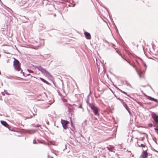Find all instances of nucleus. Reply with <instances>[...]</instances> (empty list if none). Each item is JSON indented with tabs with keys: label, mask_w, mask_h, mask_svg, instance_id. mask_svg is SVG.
<instances>
[{
	"label": "nucleus",
	"mask_w": 158,
	"mask_h": 158,
	"mask_svg": "<svg viewBox=\"0 0 158 158\" xmlns=\"http://www.w3.org/2000/svg\"><path fill=\"white\" fill-rule=\"evenodd\" d=\"M84 34L87 39L90 40L91 39V35L89 33L87 32H84Z\"/></svg>",
	"instance_id": "6"
},
{
	"label": "nucleus",
	"mask_w": 158,
	"mask_h": 158,
	"mask_svg": "<svg viewBox=\"0 0 158 158\" xmlns=\"http://www.w3.org/2000/svg\"><path fill=\"white\" fill-rule=\"evenodd\" d=\"M123 93H125V92H123Z\"/></svg>",
	"instance_id": "18"
},
{
	"label": "nucleus",
	"mask_w": 158,
	"mask_h": 158,
	"mask_svg": "<svg viewBox=\"0 0 158 158\" xmlns=\"http://www.w3.org/2000/svg\"><path fill=\"white\" fill-rule=\"evenodd\" d=\"M21 73L22 72V70H21Z\"/></svg>",
	"instance_id": "17"
},
{
	"label": "nucleus",
	"mask_w": 158,
	"mask_h": 158,
	"mask_svg": "<svg viewBox=\"0 0 158 158\" xmlns=\"http://www.w3.org/2000/svg\"><path fill=\"white\" fill-rule=\"evenodd\" d=\"M1 123L5 127L9 128V125L5 121L1 120L0 121Z\"/></svg>",
	"instance_id": "7"
},
{
	"label": "nucleus",
	"mask_w": 158,
	"mask_h": 158,
	"mask_svg": "<svg viewBox=\"0 0 158 158\" xmlns=\"http://www.w3.org/2000/svg\"><path fill=\"white\" fill-rule=\"evenodd\" d=\"M139 147H142L143 148H145V147L147 148V147H146V146L143 144H141L140 145H139Z\"/></svg>",
	"instance_id": "13"
},
{
	"label": "nucleus",
	"mask_w": 158,
	"mask_h": 158,
	"mask_svg": "<svg viewBox=\"0 0 158 158\" xmlns=\"http://www.w3.org/2000/svg\"><path fill=\"white\" fill-rule=\"evenodd\" d=\"M138 74L139 75V77L140 78L144 77V75L143 74V72L141 71H139L137 72Z\"/></svg>",
	"instance_id": "10"
},
{
	"label": "nucleus",
	"mask_w": 158,
	"mask_h": 158,
	"mask_svg": "<svg viewBox=\"0 0 158 158\" xmlns=\"http://www.w3.org/2000/svg\"><path fill=\"white\" fill-rule=\"evenodd\" d=\"M61 123L62 125L64 128L65 129H66L67 128V124L69 123V122L64 120H61Z\"/></svg>",
	"instance_id": "4"
},
{
	"label": "nucleus",
	"mask_w": 158,
	"mask_h": 158,
	"mask_svg": "<svg viewBox=\"0 0 158 158\" xmlns=\"http://www.w3.org/2000/svg\"><path fill=\"white\" fill-rule=\"evenodd\" d=\"M152 117L156 123L158 124V115L155 114L152 115Z\"/></svg>",
	"instance_id": "5"
},
{
	"label": "nucleus",
	"mask_w": 158,
	"mask_h": 158,
	"mask_svg": "<svg viewBox=\"0 0 158 158\" xmlns=\"http://www.w3.org/2000/svg\"><path fill=\"white\" fill-rule=\"evenodd\" d=\"M120 100L122 102V103L123 104V106H125V107L126 108V109L129 111V112H130V111H129V108L128 107L127 105L125 103V102H124L123 100L120 99Z\"/></svg>",
	"instance_id": "9"
},
{
	"label": "nucleus",
	"mask_w": 158,
	"mask_h": 158,
	"mask_svg": "<svg viewBox=\"0 0 158 158\" xmlns=\"http://www.w3.org/2000/svg\"><path fill=\"white\" fill-rule=\"evenodd\" d=\"M124 59L125 60H126L127 62H128V63H129V64H130L131 65V63H130L129 61H127L126 59Z\"/></svg>",
	"instance_id": "16"
},
{
	"label": "nucleus",
	"mask_w": 158,
	"mask_h": 158,
	"mask_svg": "<svg viewBox=\"0 0 158 158\" xmlns=\"http://www.w3.org/2000/svg\"><path fill=\"white\" fill-rule=\"evenodd\" d=\"M37 69L39 70L42 73L44 74L47 77H52V75L50 74L45 69H44L41 67L39 66L37 68Z\"/></svg>",
	"instance_id": "2"
},
{
	"label": "nucleus",
	"mask_w": 158,
	"mask_h": 158,
	"mask_svg": "<svg viewBox=\"0 0 158 158\" xmlns=\"http://www.w3.org/2000/svg\"><path fill=\"white\" fill-rule=\"evenodd\" d=\"M51 158H53V157H52Z\"/></svg>",
	"instance_id": "19"
},
{
	"label": "nucleus",
	"mask_w": 158,
	"mask_h": 158,
	"mask_svg": "<svg viewBox=\"0 0 158 158\" xmlns=\"http://www.w3.org/2000/svg\"><path fill=\"white\" fill-rule=\"evenodd\" d=\"M14 59L13 65L14 68L16 70L19 71L21 70V64L15 58Z\"/></svg>",
	"instance_id": "1"
},
{
	"label": "nucleus",
	"mask_w": 158,
	"mask_h": 158,
	"mask_svg": "<svg viewBox=\"0 0 158 158\" xmlns=\"http://www.w3.org/2000/svg\"><path fill=\"white\" fill-rule=\"evenodd\" d=\"M89 107L91 108V109L93 110L94 114L96 115H99V114L98 113V107L95 106L93 104H89Z\"/></svg>",
	"instance_id": "3"
},
{
	"label": "nucleus",
	"mask_w": 158,
	"mask_h": 158,
	"mask_svg": "<svg viewBox=\"0 0 158 158\" xmlns=\"http://www.w3.org/2000/svg\"><path fill=\"white\" fill-rule=\"evenodd\" d=\"M148 153L146 151H143L142 155V158H145L147 157Z\"/></svg>",
	"instance_id": "8"
},
{
	"label": "nucleus",
	"mask_w": 158,
	"mask_h": 158,
	"mask_svg": "<svg viewBox=\"0 0 158 158\" xmlns=\"http://www.w3.org/2000/svg\"><path fill=\"white\" fill-rule=\"evenodd\" d=\"M148 126H149V127H152L153 125L152 123H150L148 124Z\"/></svg>",
	"instance_id": "15"
},
{
	"label": "nucleus",
	"mask_w": 158,
	"mask_h": 158,
	"mask_svg": "<svg viewBox=\"0 0 158 158\" xmlns=\"http://www.w3.org/2000/svg\"><path fill=\"white\" fill-rule=\"evenodd\" d=\"M40 79L44 82L47 84H48V82L47 81H46L44 79L40 77Z\"/></svg>",
	"instance_id": "12"
},
{
	"label": "nucleus",
	"mask_w": 158,
	"mask_h": 158,
	"mask_svg": "<svg viewBox=\"0 0 158 158\" xmlns=\"http://www.w3.org/2000/svg\"><path fill=\"white\" fill-rule=\"evenodd\" d=\"M147 98L150 100H151V101H154L155 102H157V100L156 99H155L153 98H152L151 97H149V96H148V98Z\"/></svg>",
	"instance_id": "11"
},
{
	"label": "nucleus",
	"mask_w": 158,
	"mask_h": 158,
	"mask_svg": "<svg viewBox=\"0 0 158 158\" xmlns=\"http://www.w3.org/2000/svg\"><path fill=\"white\" fill-rule=\"evenodd\" d=\"M154 130L156 131V133L158 135V128H155Z\"/></svg>",
	"instance_id": "14"
}]
</instances>
